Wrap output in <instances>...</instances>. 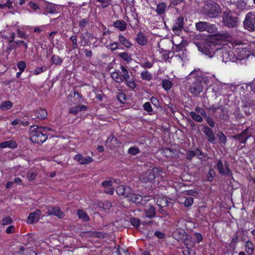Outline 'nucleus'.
<instances>
[{
	"mask_svg": "<svg viewBox=\"0 0 255 255\" xmlns=\"http://www.w3.org/2000/svg\"><path fill=\"white\" fill-rule=\"evenodd\" d=\"M125 81L127 86L130 89L133 90L136 87V84L133 79L129 78L128 80H126Z\"/></svg>",
	"mask_w": 255,
	"mask_h": 255,
	"instance_id": "49530a36",
	"label": "nucleus"
},
{
	"mask_svg": "<svg viewBox=\"0 0 255 255\" xmlns=\"http://www.w3.org/2000/svg\"><path fill=\"white\" fill-rule=\"evenodd\" d=\"M17 146L16 143L13 140H8L3 142L0 144V147L1 148L9 147L11 148H16Z\"/></svg>",
	"mask_w": 255,
	"mask_h": 255,
	"instance_id": "bb28decb",
	"label": "nucleus"
},
{
	"mask_svg": "<svg viewBox=\"0 0 255 255\" xmlns=\"http://www.w3.org/2000/svg\"><path fill=\"white\" fill-rule=\"evenodd\" d=\"M119 55L120 57H121L123 60L128 63L131 60V55H129L128 53H119Z\"/></svg>",
	"mask_w": 255,
	"mask_h": 255,
	"instance_id": "c03bdc74",
	"label": "nucleus"
},
{
	"mask_svg": "<svg viewBox=\"0 0 255 255\" xmlns=\"http://www.w3.org/2000/svg\"><path fill=\"white\" fill-rule=\"evenodd\" d=\"M144 213L146 217L152 219L155 216V209L152 205L147 206L144 210Z\"/></svg>",
	"mask_w": 255,
	"mask_h": 255,
	"instance_id": "412c9836",
	"label": "nucleus"
},
{
	"mask_svg": "<svg viewBox=\"0 0 255 255\" xmlns=\"http://www.w3.org/2000/svg\"><path fill=\"white\" fill-rule=\"evenodd\" d=\"M190 115L192 118L195 121L197 122H201L203 120L202 117L200 115L196 114L194 112H192L190 113Z\"/></svg>",
	"mask_w": 255,
	"mask_h": 255,
	"instance_id": "8fccbe9b",
	"label": "nucleus"
},
{
	"mask_svg": "<svg viewBox=\"0 0 255 255\" xmlns=\"http://www.w3.org/2000/svg\"><path fill=\"white\" fill-rule=\"evenodd\" d=\"M117 99L122 103H125L126 101V96L122 92L120 93L117 96Z\"/></svg>",
	"mask_w": 255,
	"mask_h": 255,
	"instance_id": "864d4df0",
	"label": "nucleus"
},
{
	"mask_svg": "<svg viewBox=\"0 0 255 255\" xmlns=\"http://www.w3.org/2000/svg\"><path fill=\"white\" fill-rule=\"evenodd\" d=\"M245 250L249 255H252L254 252V247L253 244L248 241L246 242L245 245Z\"/></svg>",
	"mask_w": 255,
	"mask_h": 255,
	"instance_id": "c85d7f7f",
	"label": "nucleus"
},
{
	"mask_svg": "<svg viewBox=\"0 0 255 255\" xmlns=\"http://www.w3.org/2000/svg\"><path fill=\"white\" fill-rule=\"evenodd\" d=\"M1 222L3 225H8L11 223L12 219L9 216L6 217L2 220Z\"/></svg>",
	"mask_w": 255,
	"mask_h": 255,
	"instance_id": "e2e57ef3",
	"label": "nucleus"
},
{
	"mask_svg": "<svg viewBox=\"0 0 255 255\" xmlns=\"http://www.w3.org/2000/svg\"><path fill=\"white\" fill-rule=\"evenodd\" d=\"M204 14L210 18L218 17L220 12L219 5L215 2H209L204 6Z\"/></svg>",
	"mask_w": 255,
	"mask_h": 255,
	"instance_id": "423d86ee",
	"label": "nucleus"
},
{
	"mask_svg": "<svg viewBox=\"0 0 255 255\" xmlns=\"http://www.w3.org/2000/svg\"><path fill=\"white\" fill-rule=\"evenodd\" d=\"M234 53H236L237 54H238L239 53H240L241 55L244 54V53H246V49L243 48L242 46L241 45H238L237 47H235L234 48Z\"/></svg>",
	"mask_w": 255,
	"mask_h": 255,
	"instance_id": "603ef678",
	"label": "nucleus"
},
{
	"mask_svg": "<svg viewBox=\"0 0 255 255\" xmlns=\"http://www.w3.org/2000/svg\"><path fill=\"white\" fill-rule=\"evenodd\" d=\"M46 70L45 67H40L36 68L34 71V75H38Z\"/></svg>",
	"mask_w": 255,
	"mask_h": 255,
	"instance_id": "0e129e2a",
	"label": "nucleus"
},
{
	"mask_svg": "<svg viewBox=\"0 0 255 255\" xmlns=\"http://www.w3.org/2000/svg\"><path fill=\"white\" fill-rule=\"evenodd\" d=\"M195 155V150H188L187 152L186 158L189 160H191Z\"/></svg>",
	"mask_w": 255,
	"mask_h": 255,
	"instance_id": "5fc2aeb1",
	"label": "nucleus"
},
{
	"mask_svg": "<svg viewBox=\"0 0 255 255\" xmlns=\"http://www.w3.org/2000/svg\"><path fill=\"white\" fill-rule=\"evenodd\" d=\"M128 152L130 154L135 155L139 152V150L137 147H131L128 149Z\"/></svg>",
	"mask_w": 255,
	"mask_h": 255,
	"instance_id": "13d9d810",
	"label": "nucleus"
},
{
	"mask_svg": "<svg viewBox=\"0 0 255 255\" xmlns=\"http://www.w3.org/2000/svg\"><path fill=\"white\" fill-rule=\"evenodd\" d=\"M221 112L222 114L221 115L220 118L222 120H227L228 118V116L227 115V110L225 108H222L221 109Z\"/></svg>",
	"mask_w": 255,
	"mask_h": 255,
	"instance_id": "bf43d9fd",
	"label": "nucleus"
},
{
	"mask_svg": "<svg viewBox=\"0 0 255 255\" xmlns=\"http://www.w3.org/2000/svg\"><path fill=\"white\" fill-rule=\"evenodd\" d=\"M113 181L112 180H106L102 183V186L105 188L104 192L106 194L113 195L114 192V189L112 187Z\"/></svg>",
	"mask_w": 255,
	"mask_h": 255,
	"instance_id": "a211bd4d",
	"label": "nucleus"
},
{
	"mask_svg": "<svg viewBox=\"0 0 255 255\" xmlns=\"http://www.w3.org/2000/svg\"><path fill=\"white\" fill-rule=\"evenodd\" d=\"M129 222L135 228H138L140 225V220L136 218H130L129 219Z\"/></svg>",
	"mask_w": 255,
	"mask_h": 255,
	"instance_id": "de8ad7c7",
	"label": "nucleus"
},
{
	"mask_svg": "<svg viewBox=\"0 0 255 255\" xmlns=\"http://www.w3.org/2000/svg\"><path fill=\"white\" fill-rule=\"evenodd\" d=\"M221 143L225 144L227 141V138L225 135L222 132H221L217 135Z\"/></svg>",
	"mask_w": 255,
	"mask_h": 255,
	"instance_id": "4d7b16f0",
	"label": "nucleus"
},
{
	"mask_svg": "<svg viewBox=\"0 0 255 255\" xmlns=\"http://www.w3.org/2000/svg\"><path fill=\"white\" fill-rule=\"evenodd\" d=\"M196 28L200 32L206 31L210 33H215L217 31V28L215 24L206 21H199L196 23Z\"/></svg>",
	"mask_w": 255,
	"mask_h": 255,
	"instance_id": "0eeeda50",
	"label": "nucleus"
},
{
	"mask_svg": "<svg viewBox=\"0 0 255 255\" xmlns=\"http://www.w3.org/2000/svg\"><path fill=\"white\" fill-rule=\"evenodd\" d=\"M88 21L89 20L87 18L82 19L79 21V26L81 27V28H83L85 27Z\"/></svg>",
	"mask_w": 255,
	"mask_h": 255,
	"instance_id": "338daca9",
	"label": "nucleus"
},
{
	"mask_svg": "<svg viewBox=\"0 0 255 255\" xmlns=\"http://www.w3.org/2000/svg\"><path fill=\"white\" fill-rule=\"evenodd\" d=\"M184 244L187 246V252L189 254H190L192 250L189 248H188V246H190L191 243H192V238L190 236L186 235V237L183 240Z\"/></svg>",
	"mask_w": 255,
	"mask_h": 255,
	"instance_id": "4c0bfd02",
	"label": "nucleus"
},
{
	"mask_svg": "<svg viewBox=\"0 0 255 255\" xmlns=\"http://www.w3.org/2000/svg\"><path fill=\"white\" fill-rule=\"evenodd\" d=\"M162 86L165 91H169L173 86L172 83L167 79H164L162 82Z\"/></svg>",
	"mask_w": 255,
	"mask_h": 255,
	"instance_id": "2f4dec72",
	"label": "nucleus"
},
{
	"mask_svg": "<svg viewBox=\"0 0 255 255\" xmlns=\"http://www.w3.org/2000/svg\"><path fill=\"white\" fill-rule=\"evenodd\" d=\"M87 110V107L83 105H77L76 106L72 107L69 110V113L76 115L80 111H85Z\"/></svg>",
	"mask_w": 255,
	"mask_h": 255,
	"instance_id": "b1692460",
	"label": "nucleus"
},
{
	"mask_svg": "<svg viewBox=\"0 0 255 255\" xmlns=\"http://www.w3.org/2000/svg\"><path fill=\"white\" fill-rule=\"evenodd\" d=\"M77 215L79 218L82 219L84 221L87 222L90 220L87 214L82 210H78L77 211Z\"/></svg>",
	"mask_w": 255,
	"mask_h": 255,
	"instance_id": "72a5a7b5",
	"label": "nucleus"
},
{
	"mask_svg": "<svg viewBox=\"0 0 255 255\" xmlns=\"http://www.w3.org/2000/svg\"><path fill=\"white\" fill-rule=\"evenodd\" d=\"M51 60L54 64L58 65H60L63 61L59 56L55 55L52 56Z\"/></svg>",
	"mask_w": 255,
	"mask_h": 255,
	"instance_id": "a18cd8bd",
	"label": "nucleus"
},
{
	"mask_svg": "<svg viewBox=\"0 0 255 255\" xmlns=\"http://www.w3.org/2000/svg\"><path fill=\"white\" fill-rule=\"evenodd\" d=\"M143 107L144 110L148 112H151L152 111V108L149 102H146L144 103Z\"/></svg>",
	"mask_w": 255,
	"mask_h": 255,
	"instance_id": "69168bd1",
	"label": "nucleus"
},
{
	"mask_svg": "<svg viewBox=\"0 0 255 255\" xmlns=\"http://www.w3.org/2000/svg\"><path fill=\"white\" fill-rule=\"evenodd\" d=\"M179 202L183 204L185 207H189L193 203V198L191 197H183L179 199Z\"/></svg>",
	"mask_w": 255,
	"mask_h": 255,
	"instance_id": "5701e85b",
	"label": "nucleus"
},
{
	"mask_svg": "<svg viewBox=\"0 0 255 255\" xmlns=\"http://www.w3.org/2000/svg\"><path fill=\"white\" fill-rule=\"evenodd\" d=\"M255 105V102L253 100L248 99L243 101V107L253 109L252 107Z\"/></svg>",
	"mask_w": 255,
	"mask_h": 255,
	"instance_id": "a19ab883",
	"label": "nucleus"
},
{
	"mask_svg": "<svg viewBox=\"0 0 255 255\" xmlns=\"http://www.w3.org/2000/svg\"><path fill=\"white\" fill-rule=\"evenodd\" d=\"M120 43L127 48H130L132 44L123 35L120 34L119 37Z\"/></svg>",
	"mask_w": 255,
	"mask_h": 255,
	"instance_id": "c756f323",
	"label": "nucleus"
},
{
	"mask_svg": "<svg viewBox=\"0 0 255 255\" xmlns=\"http://www.w3.org/2000/svg\"><path fill=\"white\" fill-rule=\"evenodd\" d=\"M141 78L144 80L150 81L152 79V75L145 70L141 73Z\"/></svg>",
	"mask_w": 255,
	"mask_h": 255,
	"instance_id": "79ce46f5",
	"label": "nucleus"
},
{
	"mask_svg": "<svg viewBox=\"0 0 255 255\" xmlns=\"http://www.w3.org/2000/svg\"><path fill=\"white\" fill-rule=\"evenodd\" d=\"M11 124L13 126H15V125H17L18 124H21L24 126H27L28 125V123L27 122L24 123L23 122H22L18 119H16L11 122Z\"/></svg>",
	"mask_w": 255,
	"mask_h": 255,
	"instance_id": "680f3d73",
	"label": "nucleus"
},
{
	"mask_svg": "<svg viewBox=\"0 0 255 255\" xmlns=\"http://www.w3.org/2000/svg\"><path fill=\"white\" fill-rule=\"evenodd\" d=\"M47 214L49 215H54L59 218H62L64 214L62 212L59 207L54 206H48L46 207Z\"/></svg>",
	"mask_w": 255,
	"mask_h": 255,
	"instance_id": "9b49d317",
	"label": "nucleus"
},
{
	"mask_svg": "<svg viewBox=\"0 0 255 255\" xmlns=\"http://www.w3.org/2000/svg\"><path fill=\"white\" fill-rule=\"evenodd\" d=\"M82 236L87 237L104 238V235L101 232H83L81 233Z\"/></svg>",
	"mask_w": 255,
	"mask_h": 255,
	"instance_id": "4be33fe9",
	"label": "nucleus"
},
{
	"mask_svg": "<svg viewBox=\"0 0 255 255\" xmlns=\"http://www.w3.org/2000/svg\"><path fill=\"white\" fill-rule=\"evenodd\" d=\"M163 173L160 168L154 167L142 173L139 176V180L143 183L152 182L156 177L162 175Z\"/></svg>",
	"mask_w": 255,
	"mask_h": 255,
	"instance_id": "20e7f679",
	"label": "nucleus"
},
{
	"mask_svg": "<svg viewBox=\"0 0 255 255\" xmlns=\"http://www.w3.org/2000/svg\"><path fill=\"white\" fill-rule=\"evenodd\" d=\"M74 159L79 162L81 164H87L92 162L93 159L90 156H83L81 154L76 155Z\"/></svg>",
	"mask_w": 255,
	"mask_h": 255,
	"instance_id": "f3484780",
	"label": "nucleus"
},
{
	"mask_svg": "<svg viewBox=\"0 0 255 255\" xmlns=\"http://www.w3.org/2000/svg\"><path fill=\"white\" fill-rule=\"evenodd\" d=\"M56 11V9L54 5H48L46 8V12L47 13H54Z\"/></svg>",
	"mask_w": 255,
	"mask_h": 255,
	"instance_id": "6e6d98bb",
	"label": "nucleus"
},
{
	"mask_svg": "<svg viewBox=\"0 0 255 255\" xmlns=\"http://www.w3.org/2000/svg\"><path fill=\"white\" fill-rule=\"evenodd\" d=\"M12 106V103L9 101H5L1 103L0 106V108L2 111H5L10 109Z\"/></svg>",
	"mask_w": 255,
	"mask_h": 255,
	"instance_id": "58836bf2",
	"label": "nucleus"
},
{
	"mask_svg": "<svg viewBox=\"0 0 255 255\" xmlns=\"http://www.w3.org/2000/svg\"><path fill=\"white\" fill-rule=\"evenodd\" d=\"M184 24L183 18L181 16L178 17L173 25L172 29L173 31L179 33L181 31Z\"/></svg>",
	"mask_w": 255,
	"mask_h": 255,
	"instance_id": "6ab92c4d",
	"label": "nucleus"
},
{
	"mask_svg": "<svg viewBox=\"0 0 255 255\" xmlns=\"http://www.w3.org/2000/svg\"><path fill=\"white\" fill-rule=\"evenodd\" d=\"M17 66L18 69L21 72H23L26 67V64H25V62L20 61L17 63Z\"/></svg>",
	"mask_w": 255,
	"mask_h": 255,
	"instance_id": "052dcab7",
	"label": "nucleus"
},
{
	"mask_svg": "<svg viewBox=\"0 0 255 255\" xmlns=\"http://www.w3.org/2000/svg\"><path fill=\"white\" fill-rule=\"evenodd\" d=\"M137 42L141 45H145L146 44L147 40L143 33H138L136 38Z\"/></svg>",
	"mask_w": 255,
	"mask_h": 255,
	"instance_id": "cd10ccee",
	"label": "nucleus"
},
{
	"mask_svg": "<svg viewBox=\"0 0 255 255\" xmlns=\"http://www.w3.org/2000/svg\"><path fill=\"white\" fill-rule=\"evenodd\" d=\"M69 97L74 99V101H73V102L75 104L80 103L81 102V96L77 92L74 91V92H71Z\"/></svg>",
	"mask_w": 255,
	"mask_h": 255,
	"instance_id": "7c9ffc66",
	"label": "nucleus"
},
{
	"mask_svg": "<svg viewBox=\"0 0 255 255\" xmlns=\"http://www.w3.org/2000/svg\"><path fill=\"white\" fill-rule=\"evenodd\" d=\"M117 142V139L113 135H111L108 138L106 141V144L108 146H110L108 144L111 143L112 145H115Z\"/></svg>",
	"mask_w": 255,
	"mask_h": 255,
	"instance_id": "3c124183",
	"label": "nucleus"
},
{
	"mask_svg": "<svg viewBox=\"0 0 255 255\" xmlns=\"http://www.w3.org/2000/svg\"><path fill=\"white\" fill-rule=\"evenodd\" d=\"M98 206L99 207L102 208L105 210L110 209L112 206V204L110 202L108 201H105L104 202H100L98 203Z\"/></svg>",
	"mask_w": 255,
	"mask_h": 255,
	"instance_id": "ea45409f",
	"label": "nucleus"
},
{
	"mask_svg": "<svg viewBox=\"0 0 255 255\" xmlns=\"http://www.w3.org/2000/svg\"><path fill=\"white\" fill-rule=\"evenodd\" d=\"M132 191L131 188L129 186L120 185L117 187L116 192L119 196H123L124 198H128L131 195Z\"/></svg>",
	"mask_w": 255,
	"mask_h": 255,
	"instance_id": "9d476101",
	"label": "nucleus"
},
{
	"mask_svg": "<svg viewBox=\"0 0 255 255\" xmlns=\"http://www.w3.org/2000/svg\"><path fill=\"white\" fill-rule=\"evenodd\" d=\"M121 68L122 70V74L121 76L123 78V82L124 80H128L129 79L130 76L127 68L124 66H121Z\"/></svg>",
	"mask_w": 255,
	"mask_h": 255,
	"instance_id": "f704fd0d",
	"label": "nucleus"
},
{
	"mask_svg": "<svg viewBox=\"0 0 255 255\" xmlns=\"http://www.w3.org/2000/svg\"><path fill=\"white\" fill-rule=\"evenodd\" d=\"M37 176V174L34 172L31 171H29L27 173V177L29 180H32L35 179V177Z\"/></svg>",
	"mask_w": 255,
	"mask_h": 255,
	"instance_id": "774afa93",
	"label": "nucleus"
},
{
	"mask_svg": "<svg viewBox=\"0 0 255 255\" xmlns=\"http://www.w3.org/2000/svg\"><path fill=\"white\" fill-rule=\"evenodd\" d=\"M113 26L121 31H124L126 29L127 24L124 20H118L114 22Z\"/></svg>",
	"mask_w": 255,
	"mask_h": 255,
	"instance_id": "a878e982",
	"label": "nucleus"
},
{
	"mask_svg": "<svg viewBox=\"0 0 255 255\" xmlns=\"http://www.w3.org/2000/svg\"><path fill=\"white\" fill-rule=\"evenodd\" d=\"M203 132L207 136L208 140L213 143L215 140V136L213 130L207 126H205L202 129Z\"/></svg>",
	"mask_w": 255,
	"mask_h": 255,
	"instance_id": "4468645a",
	"label": "nucleus"
},
{
	"mask_svg": "<svg viewBox=\"0 0 255 255\" xmlns=\"http://www.w3.org/2000/svg\"><path fill=\"white\" fill-rule=\"evenodd\" d=\"M205 81L202 77L197 78L194 82L190 86V93L194 96L197 97L203 91Z\"/></svg>",
	"mask_w": 255,
	"mask_h": 255,
	"instance_id": "39448f33",
	"label": "nucleus"
},
{
	"mask_svg": "<svg viewBox=\"0 0 255 255\" xmlns=\"http://www.w3.org/2000/svg\"><path fill=\"white\" fill-rule=\"evenodd\" d=\"M47 113L44 109H39L33 112L31 114V118L33 119H38L39 120L44 119L47 117Z\"/></svg>",
	"mask_w": 255,
	"mask_h": 255,
	"instance_id": "dca6fc26",
	"label": "nucleus"
},
{
	"mask_svg": "<svg viewBox=\"0 0 255 255\" xmlns=\"http://www.w3.org/2000/svg\"><path fill=\"white\" fill-rule=\"evenodd\" d=\"M128 198L129 201L138 206H144L146 203L145 200H143V197L140 195L132 193V192L130 196Z\"/></svg>",
	"mask_w": 255,
	"mask_h": 255,
	"instance_id": "f8f14e48",
	"label": "nucleus"
},
{
	"mask_svg": "<svg viewBox=\"0 0 255 255\" xmlns=\"http://www.w3.org/2000/svg\"><path fill=\"white\" fill-rule=\"evenodd\" d=\"M250 135L248 134L247 129L244 130L241 133L234 136V139L238 140L239 142L245 143Z\"/></svg>",
	"mask_w": 255,
	"mask_h": 255,
	"instance_id": "aec40b11",
	"label": "nucleus"
},
{
	"mask_svg": "<svg viewBox=\"0 0 255 255\" xmlns=\"http://www.w3.org/2000/svg\"><path fill=\"white\" fill-rule=\"evenodd\" d=\"M30 138L33 142L42 143L47 138L45 128L34 126L30 127Z\"/></svg>",
	"mask_w": 255,
	"mask_h": 255,
	"instance_id": "f03ea898",
	"label": "nucleus"
},
{
	"mask_svg": "<svg viewBox=\"0 0 255 255\" xmlns=\"http://www.w3.org/2000/svg\"><path fill=\"white\" fill-rule=\"evenodd\" d=\"M227 37V34L218 33L212 35L210 37L207 38L204 41L195 42V45L198 50L209 57H213L215 52L222 54V61L227 62L233 61L235 57V53L233 51L227 50L226 47H223L220 49L216 47L219 40L224 39Z\"/></svg>",
	"mask_w": 255,
	"mask_h": 255,
	"instance_id": "f257e3e1",
	"label": "nucleus"
},
{
	"mask_svg": "<svg viewBox=\"0 0 255 255\" xmlns=\"http://www.w3.org/2000/svg\"><path fill=\"white\" fill-rule=\"evenodd\" d=\"M111 77L116 82L121 83L123 82V78L119 75V72H114L111 73Z\"/></svg>",
	"mask_w": 255,
	"mask_h": 255,
	"instance_id": "e433bc0d",
	"label": "nucleus"
},
{
	"mask_svg": "<svg viewBox=\"0 0 255 255\" xmlns=\"http://www.w3.org/2000/svg\"><path fill=\"white\" fill-rule=\"evenodd\" d=\"M41 211L39 210H36L33 212L30 213L29 215L27 222L29 224H33L37 222L39 219Z\"/></svg>",
	"mask_w": 255,
	"mask_h": 255,
	"instance_id": "2eb2a0df",
	"label": "nucleus"
},
{
	"mask_svg": "<svg viewBox=\"0 0 255 255\" xmlns=\"http://www.w3.org/2000/svg\"><path fill=\"white\" fill-rule=\"evenodd\" d=\"M185 232L184 230L177 229L172 234L173 238L177 241H179L182 239L184 236Z\"/></svg>",
	"mask_w": 255,
	"mask_h": 255,
	"instance_id": "393cba45",
	"label": "nucleus"
},
{
	"mask_svg": "<svg viewBox=\"0 0 255 255\" xmlns=\"http://www.w3.org/2000/svg\"><path fill=\"white\" fill-rule=\"evenodd\" d=\"M169 202L167 199L164 197L159 198L157 200V205L160 206L161 208L167 206Z\"/></svg>",
	"mask_w": 255,
	"mask_h": 255,
	"instance_id": "473e14b6",
	"label": "nucleus"
},
{
	"mask_svg": "<svg viewBox=\"0 0 255 255\" xmlns=\"http://www.w3.org/2000/svg\"><path fill=\"white\" fill-rule=\"evenodd\" d=\"M223 24L229 28H235L239 23V18L230 9L225 10L222 15Z\"/></svg>",
	"mask_w": 255,
	"mask_h": 255,
	"instance_id": "7ed1b4c3",
	"label": "nucleus"
},
{
	"mask_svg": "<svg viewBox=\"0 0 255 255\" xmlns=\"http://www.w3.org/2000/svg\"><path fill=\"white\" fill-rule=\"evenodd\" d=\"M216 175V172L213 169H210L207 175V179L208 181L211 182L213 180V179Z\"/></svg>",
	"mask_w": 255,
	"mask_h": 255,
	"instance_id": "09e8293b",
	"label": "nucleus"
},
{
	"mask_svg": "<svg viewBox=\"0 0 255 255\" xmlns=\"http://www.w3.org/2000/svg\"><path fill=\"white\" fill-rule=\"evenodd\" d=\"M216 166L219 173L222 175H232V171L229 168V164L227 162H225L224 165L222 160L219 159L217 161Z\"/></svg>",
	"mask_w": 255,
	"mask_h": 255,
	"instance_id": "1a4fd4ad",
	"label": "nucleus"
},
{
	"mask_svg": "<svg viewBox=\"0 0 255 255\" xmlns=\"http://www.w3.org/2000/svg\"><path fill=\"white\" fill-rule=\"evenodd\" d=\"M230 3L235 5L237 9L240 11L248 9V0H237L236 1H230Z\"/></svg>",
	"mask_w": 255,
	"mask_h": 255,
	"instance_id": "ddd939ff",
	"label": "nucleus"
},
{
	"mask_svg": "<svg viewBox=\"0 0 255 255\" xmlns=\"http://www.w3.org/2000/svg\"><path fill=\"white\" fill-rule=\"evenodd\" d=\"M255 14L253 12L248 13L244 21V27L251 31L255 29Z\"/></svg>",
	"mask_w": 255,
	"mask_h": 255,
	"instance_id": "6e6552de",
	"label": "nucleus"
},
{
	"mask_svg": "<svg viewBox=\"0 0 255 255\" xmlns=\"http://www.w3.org/2000/svg\"><path fill=\"white\" fill-rule=\"evenodd\" d=\"M166 8V5L165 3H160L156 6V12L158 14L164 13Z\"/></svg>",
	"mask_w": 255,
	"mask_h": 255,
	"instance_id": "c9c22d12",
	"label": "nucleus"
},
{
	"mask_svg": "<svg viewBox=\"0 0 255 255\" xmlns=\"http://www.w3.org/2000/svg\"><path fill=\"white\" fill-rule=\"evenodd\" d=\"M163 153L166 157H170L172 156L175 153V150L169 148H167L163 150Z\"/></svg>",
	"mask_w": 255,
	"mask_h": 255,
	"instance_id": "37998d69",
	"label": "nucleus"
}]
</instances>
